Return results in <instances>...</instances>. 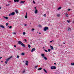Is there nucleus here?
<instances>
[{
	"label": "nucleus",
	"instance_id": "obj_4",
	"mask_svg": "<svg viewBox=\"0 0 74 74\" xmlns=\"http://www.w3.org/2000/svg\"><path fill=\"white\" fill-rule=\"evenodd\" d=\"M35 12V14H37V13L38 12V11L37 10V9H36L34 11Z\"/></svg>",
	"mask_w": 74,
	"mask_h": 74
},
{
	"label": "nucleus",
	"instance_id": "obj_48",
	"mask_svg": "<svg viewBox=\"0 0 74 74\" xmlns=\"http://www.w3.org/2000/svg\"><path fill=\"white\" fill-rule=\"evenodd\" d=\"M54 64H55V65L56 64V63H54Z\"/></svg>",
	"mask_w": 74,
	"mask_h": 74
},
{
	"label": "nucleus",
	"instance_id": "obj_58",
	"mask_svg": "<svg viewBox=\"0 0 74 74\" xmlns=\"http://www.w3.org/2000/svg\"><path fill=\"white\" fill-rule=\"evenodd\" d=\"M43 48H45V47H43Z\"/></svg>",
	"mask_w": 74,
	"mask_h": 74
},
{
	"label": "nucleus",
	"instance_id": "obj_38",
	"mask_svg": "<svg viewBox=\"0 0 74 74\" xmlns=\"http://www.w3.org/2000/svg\"><path fill=\"white\" fill-rule=\"evenodd\" d=\"M67 10H68V11H70V9H68Z\"/></svg>",
	"mask_w": 74,
	"mask_h": 74
},
{
	"label": "nucleus",
	"instance_id": "obj_34",
	"mask_svg": "<svg viewBox=\"0 0 74 74\" xmlns=\"http://www.w3.org/2000/svg\"><path fill=\"white\" fill-rule=\"evenodd\" d=\"M25 18H27V15H26L25 16Z\"/></svg>",
	"mask_w": 74,
	"mask_h": 74
},
{
	"label": "nucleus",
	"instance_id": "obj_8",
	"mask_svg": "<svg viewBox=\"0 0 74 74\" xmlns=\"http://www.w3.org/2000/svg\"><path fill=\"white\" fill-rule=\"evenodd\" d=\"M12 56H10V57L9 58H7L8 59V60H10V59H11V58H12Z\"/></svg>",
	"mask_w": 74,
	"mask_h": 74
},
{
	"label": "nucleus",
	"instance_id": "obj_56",
	"mask_svg": "<svg viewBox=\"0 0 74 74\" xmlns=\"http://www.w3.org/2000/svg\"><path fill=\"white\" fill-rule=\"evenodd\" d=\"M1 9V7H0V10Z\"/></svg>",
	"mask_w": 74,
	"mask_h": 74
},
{
	"label": "nucleus",
	"instance_id": "obj_25",
	"mask_svg": "<svg viewBox=\"0 0 74 74\" xmlns=\"http://www.w3.org/2000/svg\"><path fill=\"white\" fill-rule=\"evenodd\" d=\"M71 66H74V63H71Z\"/></svg>",
	"mask_w": 74,
	"mask_h": 74
},
{
	"label": "nucleus",
	"instance_id": "obj_21",
	"mask_svg": "<svg viewBox=\"0 0 74 74\" xmlns=\"http://www.w3.org/2000/svg\"><path fill=\"white\" fill-rule=\"evenodd\" d=\"M15 12L16 14H18V11L17 10H15Z\"/></svg>",
	"mask_w": 74,
	"mask_h": 74
},
{
	"label": "nucleus",
	"instance_id": "obj_27",
	"mask_svg": "<svg viewBox=\"0 0 74 74\" xmlns=\"http://www.w3.org/2000/svg\"><path fill=\"white\" fill-rule=\"evenodd\" d=\"M28 47L29 48H30V47H31V46H30V45H28Z\"/></svg>",
	"mask_w": 74,
	"mask_h": 74
},
{
	"label": "nucleus",
	"instance_id": "obj_51",
	"mask_svg": "<svg viewBox=\"0 0 74 74\" xmlns=\"http://www.w3.org/2000/svg\"><path fill=\"white\" fill-rule=\"evenodd\" d=\"M27 12H26V15H27Z\"/></svg>",
	"mask_w": 74,
	"mask_h": 74
},
{
	"label": "nucleus",
	"instance_id": "obj_20",
	"mask_svg": "<svg viewBox=\"0 0 74 74\" xmlns=\"http://www.w3.org/2000/svg\"><path fill=\"white\" fill-rule=\"evenodd\" d=\"M3 17L4 18H5L6 19H8V17H5L4 16H3Z\"/></svg>",
	"mask_w": 74,
	"mask_h": 74
},
{
	"label": "nucleus",
	"instance_id": "obj_50",
	"mask_svg": "<svg viewBox=\"0 0 74 74\" xmlns=\"http://www.w3.org/2000/svg\"><path fill=\"white\" fill-rule=\"evenodd\" d=\"M2 58V57H0V59Z\"/></svg>",
	"mask_w": 74,
	"mask_h": 74
},
{
	"label": "nucleus",
	"instance_id": "obj_52",
	"mask_svg": "<svg viewBox=\"0 0 74 74\" xmlns=\"http://www.w3.org/2000/svg\"><path fill=\"white\" fill-rule=\"evenodd\" d=\"M39 34H41V33H39Z\"/></svg>",
	"mask_w": 74,
	"mask_h": 74
},
{
	"label": "nucleus",
	"instance_id": "obj_13",
	"mask_svg": "<svg viewBox=\"0 0 74 74\" xmlns=\"http://www.w3.org/2000/svg\"><path fill=\"white\" fill-rule=\"evenodd\" d=\"M60 16V14H58L57 15V17H59V16Z\"/></svg>",
	"mask_w": 74,
	"mask_h": 74
},
{
	"label": "nucleus",
	"instance_id": "obj_49",
	"mask_svg": "<svg viewBox=\"0 0 74 74\" xmlns=\"http://www.w3.org/2000/svg\"><path fill=\"white\" fill-rule=\"evenodd\" d=\"M14 47H16V45H14Z\"/></svg>",
	"mask_w": 74,
	"mask_h": 74
},
{
	"label": "nucleus",
	"instance_id": "obj_35",
	"mask_svg": "<svg viewBox=\"0 0 74 74\" xmlns=\"http://www.w3.org/2000/svg\"><path fill=\"white\" fill-rule=\"evenodd\" d=\"M8 5H10V4H7L6 5V6H8Z\"/></svg>",
	"mask_w": 74,
	"mask_h": 74
},
{
	"label": "nucleus",
	"instance_id": "obj_1",
	"mask_svg": "<svg viewBox=\"0 0 74 74\" xmlns=\"http://www.w3.org/2000/svg\"><path fill=\"white\" fill-rule=\"evenodd\" d=\"M41 56H42V58H43L44 59H45L46 60H47V58L46 57H45V55L44 54H41Z\"/></svg>",
	"mask_w": 74,
	"mask_h": 74
},
{
	"label": "nucleus",
	"instance_id": "obj_6",
	"mask_svg": "<svg viewBox=\"0 0 74 74\" xmlns=\"http://www.w3.org/2000/svg\"><path fill=\"white\" fill-rule=\"evenodd\" d=\"M6 61L5 62V64H7V62H8V59H6Z\"/></svg>",
	"mask_w": 74,
	"mask_h": 74
},
{
	"label": "nucleus",
	"instance_id": "obj_2",
	"mask_svg": "<svg viewBox=\"0 0 74 74\" xmlns=\"http://www.w3.org/2000/svg\"><path fill=\"white\" fill-rule=\"evenodd\" d=\"M56 69V66H51V69L52 70H55V69Z\"/></svg>",
	"mask_w": 74,
	"mask_h": 74
},
{
	"label": "nucleus",
	"instance_id": "obj_7",
	"mask_svg": "<svg viewBox=\"0 0 74 74\" xmlns=\"http://www.w3.org/2000/svg\"><path fill=\"white\" fill-rule=\"evenodd\" d=\"M68 31L70 32L71 30V28H70V27H68Z\"/></svg>",
	"mask_w": 74,
	"mask_h": 74
},
{
	"label": "nucleus",
	"instance_id": "obj_19",
	"mask_svg": "<svg viewBox=\"0 0 74 74\" xmlns=\"http://www.w3.org/2000/svg\"><path fill=\"white\" fill-rule=\"evenodd\" d=\"M14 2H18L19 0H14Z\"/></svg>",
	"mask_w": 74,
	"mask_h": 74
},
{
	"label": "nucleus",
	"instance_id": "obj_54",
	"mask_svg": "<svg viewBox=\"0 0 74 74\" xmlns=\"http://www.w3.org/2000/svg\"><path fill=\"white\" fill-rule=\"evenodd\" d=\"M36 8H37V7H36L35 8H34L36 9Z\"/></svg>",
	"mask_w": 74,
	"mask_h": 74
},
{
	"label": "nucleus",
	"instance_id": "obj_33",
	"mask_svg": "<svg viewBox=\"0 0 74 74\" xmlns=\"http://www.w3.org/2000/svg\"><path fill=\"white\" fill-rule=\"evenodd\" d=\"M38 67V66H36L35 67V69H37V68Z\"/></svg>",
	"mask_w": 74,
	"mask_h": 74
},
{
	"label": "nucleus",
	"instance_id": "obj_32",
	"mask_svg": "<svg viewBox=\"0 0 74 74\" xmlns=\"http://www.w3.org/2000/svg\"><path fill=\"white\" fill-rule=\"evenodd\" d=\"M8 25V23H6V26H7Z\"/></svg>",
	"mask_w": 74,
	"mask_h": 74
},
{
	"label": "nucleus",
	"instance_id": "obj_11",
	"mask_svg": "<svg viewBox=\"0 0 74 74\" xmlns=\"http://www.w3.org/2000/svg\"><path fill=\"white\" fill-rule=\"evenodd\" d=\"M18 44H22V42L21 41H18Z\"/></svg>",
	"mask_w": 74,
	"mask_h": 74
},
{
	"label": "nucleus",
	"instance_id": "obj_22",
	"mask_svg": "<svg viewBox=\"0 0 74 74\" xmlns=\"http://www.w3.org/2000/svg\"><path fill=\"white\" fill-rule=\"evenodd\" d=\"M38 70H42V68H39V69H38Z\"/></svg>",
	"mask_w": 74,
	"mask_h": 74
},
{
	"label": "nucleus",
	"instance_id": "obj_36",
	"mask_svg": "<svg viewBox=\"0 0 74 74\" xmlns=\"http://www.w3.org/2000/svg\"><path fill=\"white\" fill-rule=\"evenodd\" d=\"M34 28H33L32 29V31H34Z\"/></svg>",
	"mask_w": 74,
	"mask_h": 74
},
{
	"label": "nucleus",
	"instance_id": "obj_60",
	"mask_svg": "<svg viewBox=\"0 0 74 74\" xmlns=\"http://www.w3.org/2000/svg\"><path fill=\"white\" fill-rule=\"evenodd\" d=\"M30 23V24H31V23Z\"/></svg>",
	"mask_w": 74,
	"mask_h": 74
},
{
	"label": "nucleus",
	"instance_id": "obj_42",
	"mask_svg": "<svg viewBox=\"0 0 74 74\" xmlns=\"http://www.w3.org/2000/svg\"><path fill=\"white\" fill-rule=\"evenodd\" d=\"M25 72V70H24L23 71V73H24Z\"/></svg>",
	"mask_w": 74,
	"mask_h": 74
},
{
	"label": "nucleus",
	"instance_id": "obj_53",
	"mask_svg": "<svg viewBox=\"0 0 74 74\" xmlns=\"http://www.w3.org/2000/svg\"><path fill=\"white\" fill-rule=\"evenodd\" d=\"M63 44H65V43L64 42L63 43Z\"/></svg>",
	"mask_w": 74,
	"mask_h": 74
},
{
	"label": "nucleus",
	"instance_id": "obj_12",
	"mask_svg": "<svg viewBox=\"0 0 74 74\" xmlns=\"http://www.w3.org/2000/svg\"><path fill=\"white\" fill-rule=\"evenodd\" d=\"M21 45L22 46H23V47H25V44H23V43H22Z\"/></svg>",
	"mask_w": 74,
	"mask_h": 74
},
{
	"label": "nucleus",
	"instance_id": "obj_28",
	"mask_svg": "<svg viewBox=\"0 0 74 74\" xmlns=\"http://www.w3.org/2000/svg\"><path fill=\"white\" fill-rule=\"evenodd\" d=\"M67 22L68 23H70V21L69 20H68L67 21Z\"/></svg>",
	"mask_w": 74,
	"mask_h": 74
},
{
	"label": "nucleus",
	"instance_id": "obj_14",
	"mask_svg": "<svg viewBox=\"0 0 74 74\" xmlns=\"http://www.w3.org/2000/svg\"><path fill=\"white\" fill-rule=\"evenodd\" d=\"M0 27H2V28H3V29H4V26L2 25H1L0 26Z\"/></svg>",
	"mask_w": 74,
	"mask_h": 74
},
{
	"label": "nucleus",
	"instance_id": "obj_57",
	"mask_svg": "<svg viewBox=\"0 0 74 74\" xmlns=\"http://www.w3.org/2000/svg\"><path fill=\"white\" fill-rule=\"evenodd\" d=\"M23 62L24 63H25V62H24V61H23Z\"/></svg>",
	"mask_w": 74,
	"mask_h": 74
},
{
	"label": "nucleus",
	"instance_id": "obj_47",
	"mask_svg": "<svg viewBox=\"0 0 74 74\" xmlns=\"http://www.w3.org/2000/svg\"><path fill=\"white\" fill-rule=\"evenodd\" d=\"M24 41H25V42H26V41H27L26 39H25Z\"/></svg>",
	"mask_w": 74,
	"mask_h": 74
},
{
	"label": "nucleus",
	"instance_id": "obj_44",
	"mask_svg": "<svg viewBox=\"0 0 74 74\" xmlns=\"http://www.w3.org/2000/svg\"><path fill=\"white\" fill-rule=\"evenodd\" d=\"M56 37H57V38H58V37H59V36H58V35H57V36H56Z\"/></svg>",
	"mask_w": 74,
	"mask_h": 74
},
{
	"label": "nucleus",
	"instance_id": "obj_55",
	"mask_svg": "<svg viewBox=\"0 0 74 74\" xmlns=\"http://www.w3.org/2000/svg\"><path fill=\"white\" fill-rule=\"evenodd\" d=\"M39 26H40V27H41V25H40Z\"/></svg>",
	"mask_w": 74,
	"mask_h": 74
},
{
	"label": "nucleus",
	"instance_id": "obj_15",
	"mask_svg": "<svg viewBox=\"0 0 74 74\" xmlns=\"http://www.w3.org/2000/svg\"><path fill=\"white\" fill-rule=\"evenodd\" d=\"M25 64L26 65V66L28 65V61H26V63Z\"/></svg>",
	"mask_w": 74,
	"mask_h": 74
},
{
	"label": "nucleus",
	"instance_id": "obj_45",
	"mask_svg": "<svg viewBox=\"0 0 74 74\" xmlns=\"http://www.w3.org/2000/svg\"><path fill=\"white\" fill-rule=\"evenodd\" d=\"M52 41H53V40H52V41H50V42L51 43V42H52Z\"/></svg>",
	"mask_w": 74,
	"mask_h": 74
},
{
	"label": "nucleus",
	"instance_id": "obj_31",
	"mask_svg": "<svg viewBox=\"0 0 74 74\" xmlns=\"http://www.w3.org/2000/svg\"><path fill=\"white\" fill-rule=\"evenodd\" d=\"M47 16V14H44L43 16H45H45Z\"/></svg>",
	"mask_w": 74,
	"mask_h": 74
},
{
	"label": "nucleus",
	"instance_id": "obj_40",
	"mask_svg": "<svg viewBox=\"0 0 74 74\" xmlns=\"http://www.w3.org/2000/svg\"><path fill=\"white\" fill-rule=\"evenodd\" d=\"M17 57L18 59H19V56H17Z\"/></svg>",
	"mask_w": 74,
	"mask_h": 74
},
{
	"label": "nucleus",
	"instance_id": "obj_23",
	"mask_svg": "<svg viewBox=\"0 0 74 74\" xmlns=\"http://www.w3.org/2000/svg\"><path fill=\"white\" fill-rule=\"evenodd\" d=\"M66 17H69V16H68V15H69V14H67V13H66V14L65 15Z\"/></svg>",
	"mask_w": 74,
	"mask_h": 74
},
{
	"label": "nucleus",
	"instance_id": "obj_41",
	"mask_svg": "<svg viewBox=\"0 0 74 74\" xmlns=\"http://www.w3.org/2000/svg\"><path fill=\"white\" fill-rule=\"evenodd\" d=\"M11 15H12V14H9V16H11Z\"/></svg>",
	"mask_w": 74,
	"mask_h": 74
},
{
	"label": "nucleus",
	"instance_id": "obj_30",
	"mask_svg": "<svg viewBox=\"0 0 74 74\" xmlns=\"http://www.w3.org/2000/svg\"><path fill=\"white\" fill-rule=\"evenodd\" d=\"M25 34H26V33H25V32H23V35H25Z\"/></svg>",
	"mask_w": 74,
	"mask_h": 74
},
{
	"label": "nucleus",
	"instance_id": "obj_24",
	"mask_svg": "<svg viewBox=\"0 0 74 74\" xmlns=\"http://www.w3.org/2000/svg\"><path fill=\"white\" fill-rule=\"evenodd\" d=\"M21 55L23 56V55H25V53H21Z\"/></svg>",
	"mask_w": 74,
	"mask_h": 74
},
{
	"label": "nucleus",
	"instance_id": "obj_9",
	"mask_svg": "<svg viewBox=\"0 0 74 74\" xmlns=\"http://www.w3.org/2000/svg\"><path fill=\"white\" fill-rule=\"evenodd\" d=\"M61 9H62V7H59L57 9V10H60Z\"/></svg>",
	"mask_w": 74,
	"mask_h": 74
},
{
	"label": "nucleus",
	"instance_id": "obj_10",
	"mask_svg": "<svg viewBox=\"0 0 74 74\" xmlns=\"http://www.w3.org/2000/svg\"><path fill=\"white\" fill-rule=\"evenodd\" d=\"M25 1H22L21 2H20V3L21 4H23L24 3H25Z\"/></svg>",
	"mask_w": 74,
	"mask_h": 74
},
{
	"label": "nucleus",
	"instance_id": "obj_18",
	"mask_svg": "<svg viewBox=\"0 0 74 74\" xmlns=\"http://www.w3.org/2000/svg\"><path fill=\"white\" fill-rule=\"evenodd\" d=\"M12 16L14 15H15V13L14 12H13L12 13H11Z\"/></svg>",
	"mask_w": 74,
	"mask_h": 74
},
{
	"label": "nucleus",
	"instance_id": "obj_16",
	"mask_svg": "<svg viewBox=\"0 0 74 74\" xmlns=\"http://www.w3.org/2000/svg\"><path fill=\"white\" fill-rule=\"evenodd\" d=\"M50 48L52 50L53 49V47L51 45L50 46Z\"/></svg>",
	"mask_w": 74,
	"mask_h": 74
},
{
	"label": "nucleus",
	"instance_id": "obj_46",
	"mask_svg": "<svg viewBox=\"0 0 74 74\" xmlns=\"http://www.w3.org/2000/svg\"><path fill=\"white\" fill-rule=\"evenodd\" d=\"M33 3H34V4H35V2L34 1H33Z\"/></svg>",
	"mask_w": 74,
	"mask_h": 74
},
{
	"label": "nucleus",
	"instance_id": "obj_26",
	"mask_svg": "<svg viewBox=\"0 0 74 74\" xmlns=\"http://www.w3.org/2000/svg\"><path fill=\"white\" fill-rule=\"evenodd\" d=\"M8 27H9V29H11L12 27V26H8Z\"/></svg>",
	"mask_w": 74,
	"mask_h": 74
},
{
	"label": "nucleus",
	"instance_id": "obj_39",
	"mask_svg": "<svg viewBox=\"0 0 74 74\" xmlns=\"http://www.w3.org/2000/svg\"><path fill=\"white\" fill-rule=\"evenodd\" d=\"M24 25L25 26H27V24H25Z\"/></svg>",
	"mask_w": 74,
	"mask_h": 74
},
{
	"label": "nucleus",
	"instance_id": "obj_37",
	"mask_svg": "<svg viewBox=\"0 0 74 74\" xmlns=\"http://www.w3.org/2000/svg\"><path fill=\"white\" fill-rule=\"evenodd\" d=\"M45 52H48V51H47V50H45Z\"/></svg>",
	"mask_w": 74,
	"mask_h": 74
},
{
	"label": "nucleus",
	"instance_id": "obj_43",
	"mask_svg": "<svg viewBox=\"0 0 74 74\" xmlns=\"http://www.w3.org/2000/svg\"><path fill=\"white\" fill-rule=\"evenodd\" d=\"M13 34H16V33L14 32L13 33Z\"/></svg>",
	"mask_w": 74,
	"mask_h": 74
},
{
	"label": "nucleus",
	"instance_id": "obj_61",
	"mask_svg": "<svg viewBox=\"0 0 74 74\" xmlns=\"http://www.w3.org/2000/svg\"><path fill=\"white\" fill-rule=\"evenodd\" d=\"M9 2H11V1H10Z\"/></svg>",
	"mask_w": 74,
	"mask_h": 74
},
{
	"label": "nucleus",
	"instance_id": "obj_5",
	"mask_svg": "<svg viewBox=\"0 0 74 74\" xmlns=\"http://www.w3.org/2000/svg\"><path fill=\"white\" fill-rule=\"evenodd\" d=\"M36 50V49L34 48H33L32 49V50L31 51V52H33V51H34Z\"/></svg>",
	"mask_w": 74,
	"mask_h": 74
},
{
	"label": "nucleus",
	"instance_id": "obj_29",
	"mask_svg": "<svg viewBox=\"0 0 74 74\" xmlns=\"http://www.w3.org/2000/svg\"><path fill=\"white\" fill-rule=\"evenodd\" d=\"M48 51L49 52L51 51V49H48Z\"/></svg>",
	"mask_w": 74,
	"mask_h": 74
},
{
	"label": "nucleus",
	"instance_id": "obj_17",
	"mask_svg": "<svg viewBox=\"0 0 74 74\" xmlns=\"http://www.w3.org/2000/svg\"><path fill=\"white\" fill-rule=\"evenodd\" d=\"M43 70L46 73H47V71L45 70V69H44Z\"/></svg>",
	"mask_w": 74,
	"mask_h": 74
},
{
	"label": "nucleus",
	"instance_id": "obj_3",
	"mask_svg": "<svg viewBox=\"0 0 74 74\" xmlns=\"http://www.w3.org/2000/svg\"><path fill=\"white\" fill-rule=\"evenodd\" d=\"M48 27H45V28L44 29V31H46L47 30H48Z\"/></svg>",
	"mask_w": 74,
	"mask_h": 74
},
{
	"label": "nucleus",
	"instance_id": "obj_59",
	"mask_svg": "<svg viewBox=\"0 0 74 74\" xmlns=\"http://www.w3.org/2000/svg\"><path fill=\"white\" fill-rule=\"evenodd\" d=\"M34 42H35L34 41Z\"/></svg>",
	"mask_w": 74,
	"mask_h": 74
}]
</instances>
